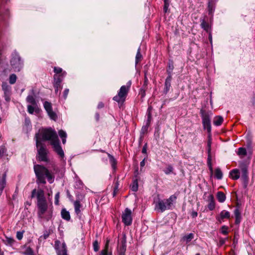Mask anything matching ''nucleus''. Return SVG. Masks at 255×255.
<instances>
[{"label": "nucleus", "mask_w": 255, "mask_h": 255, "mask_svg": "<svg viewBox=\"0 0 255 255\" xmlns=\"http://www.w3.org/2000/svg\"><path fill=\"white\" fill-rule=\"evenodd\" d=\"M36 147L37 149V157L40 161L47 162L48 161V151L46 147L39 141L40 139L48 141L52 145L53 150L61 158L64 157V153L60 145V141L57 132L52 128H41L38 133L35 134Z\"/></svg>", "instance_id": "obj_1"}, {"label": "nucleus", "mask_w": 255, "mask_h": 255, "mask_svg": "<svg viewBox=\"0 0 255 255\" xmlns=\"http://www.w3.org/2000/svg\"><path fill=\"white\" fill-rule=\"evenodd\" d=\"M31 197L36 198L38 217L47 221L51 219L52 217V210L48 207L43 190L41 189H33L31 193Z\"/></svg>", "instance_id": "obj_2"}, {"label": "nucleus", "mask_w": 255, "mask_h": 255, "mask_svg": "<svg viewBox=\"0 0 255 255\" xmlns=\"http://www.w3.org/2000/svg\"><path fill=\"white\" fill-rule=\"evenodd\" d=\"M34 169L38 183L45 184V178H47L50 183L54 182V176L45 167L40 165H35L34 166Z\"/></svg>", "instance_id": "obj_3"}, {"label": "nucleus", "mask_w": 255, "mask_h": 255, "mask_svg": "<svg viewBox=\"0 0 255 255\" xmlns=\"http://www.w3.org/2000/svg\"><path fill=\"white\" fill-rule=\"evenodd\" d=\"M176 199L174 195L171 196L168 199H159L155 204V209L161 212L171 208Z\"/></svg>", "instance_id": "obj_4"}, {"label": "nucleus", "mask_w": 255, "mask_h": 255, "mask_svg": "<svg viewBox=\"0 0 255 255\" xmlns=\"http://www.w3.org/2000/svg\"><path fill=\"white\" fill-rule=\"evenodd\" d=\"M10 65L15 72H19L23 67V61L19 54L15 51L11 54Z\"/></svg>", "instance_id": "obj_5"}, {"label": "nucleus", "mask_w": 255, "mask_h": 255, "mask_svg": "<svg viewBox=\"0 0 255 255\" xmlns=\"http://www.w3.org/2000/svg\"><path fill=\"white\" fill-rule=\"evenodd\" d=\"M131 84V82L129 81L127 83L126 85L122 86L118 95L113 98V100L119 103L124 102L128 95Z\"/></svg>", "instance_id": "obj_6"}, {"label": "nucleus", "mask_w": 255, "mask_h": 255, "mask_svg": "<svg viewBox=\"0 0 255 255\" xmlns=\"http://www.w3.org/2000/svg\"><path fill=\"white\" fill-rule=\"evenodd\" d=\"M54 248L57 255H68L65 243L59 241H55Z\"/></svg>", "instance_id": "obj_7"}, {"label": "nucleus", "mask_w": 255, "mask_h": 255, "mask_svg": "<svg viewBox=\"0 0 255 255\" xmlns=\"http://www.w3.org/2000/svg\"><path fill=\"white\" fill-rule=\"evenodd\" d=\"M131 213V211L128 208H126L123 213L122 216V221L126 226H129L132 223Z\"/></svg>", "instance_id": "obj_8"}, {"label": "nucleus", "mask_w": 255, "mask_h": 255, "mask_svg": "<svg viewBox=\"0 0 255 255\" xmlns=\"http://www.w3.org/2000/svg\"><path fill=\"white\" fill-rule=\"evenodd\" d=\"M44 107L50 119L55 121L57 118V116L56 114L52 110L51 104L46 101L44 103Z\"/></svg>", "instance_id": "obj_9"}, {"label": "nucleus", "mask_w": 255, "mask_h": 255, "mask_svg": "<svg viewBox=\"0 0 255 255\" xmlns=\"http://www.w3.org/2000/svg\"><path fill=\"white\" fill-rule=\"evenodd\" d=\"M208 129V133H209V139L208 141V161H207V164L209 168V170L210 171V172L211 174H213V169L211 163V156L210 155V153L211 151V140L210 138V132H211V128H207Z\"/></svg>", "instance_id": "obj_10"}, {"label": "nucleus", "mask_w": 255, "mask_h": 255, "mask_svg": "<svg viewBox=\"0 0 255 255\" xmlns=\"http://www.w3.org/2000/svg\"><path fill=\"white\" fill-rule=\"evenodd\" d=\"M2 90L4 92V97L6 102H9L11 96V87L6 83L2 84Z\"/></svg>", "instance_id": "obj_11"}, {"label": "nucleus", "mask_w": 255, "mask_h": 255, "mask_svg": "<svg viewBox=\"0 0 255 255\" xmlns=\"http://www.w3.org/2000/svg\"><path fill=\"white\" fill-rule=\"evenodd\" d=\"M62 81V79L60 76H57V75H55L54 76V82L53 86L55 88V93L56 94H58V90L59 88L60 89H62L61 86V83Z\"/></svg>", "instance_id": "obj_12"}, {"label": "nucleus", "mask_w": 255, "mask_h": 255, "mask_svg": "<svg viewBox=\"0 0 255 255\" xmlns=\"http://www.w3.org/2000/svg\"><path fill=\"white\" fill-rule=\"evenodd\" d=\"M230 213L226 210H223L221 212L219 217H217L218 221L221 223L224 219H229L230 218Z\"/></svg>", "instance_id": "obj_13"}, {"label": "nucleus", "mask_w": 255, "mask_h": 255, "mask_svg": "<svg viewBox=\"0 0 255 255\" xmlns=\"http://www.w3.org/2000/svg\"><path fill=\"white\" fill-rule=\"evenodd\" d=\"M27 111L30 114H32L34 112L38 113L39 109L37 105H29L27 106Z\"/></svg>", "instance_id": "obj_14"}, {"label": "nucleus", "mask_w": 255, "mask_h": 255, "mask_svg": "<svg viewBox=\"0 0 255 255\" xmlns=\"http://www.w3.org/2000/svg\"><path fill=\"white\" fill-rule=\"evenodd\" d=\"M202 121L204 128H211V122L208 115L206 114L203 115Z\"/></svg>", "instance_id": "obj_15"}, {"label": "nucleus", "mask_w": 255, "mask_h": 255, "mask_svg": "<svg viewBox=\"0 0 255 255\" xmlns=\"http://www.w3.org/2000/svg\"><path fill=\"white\" fill-rule=\"evenodd\" d=\"M224 121V119L222 117L218 116L214 118L213 123L215 126H220Z\"/></svg>", "instance_id": "obj_16"}, {"label": "nucleus", "mask_w": 255, "mask_h": 255, "mask_svg": "<svg viewBox=\"0 0 255 255\" xmlns=\"http://www.w3.org/2000/svg\"><path fill=\"white\" fill-rule=\"evenodd\" d=\"M230 175L233 179L237 180L239 178L240 173L238 169H235L230 171Z\"/></svg>", "instance_id": "obj_17"}, {"label": "nucleus", "mask_w": 255, "mask_h": 255, "mask_svg": "<svg viewBox=\"0 0 255 255\" xmlns=\"http://www.w3.org/2000/svg\"><path fill=\"white\" fill-rule=\"evenodd\" d=\"M100 255H112L111 252L109 251V241H107L105 245L104 249H103L100 253Z\"/></svg>", "instance_id": "obj_18"}, {"label": "nucleus", "mask_w": 255, "mask_h": 255, "mask_svg": "<svg viewBox=\"0 0 255 255\" xmlns=\"http://www.w3.org/2000/svg\"><path fill=\"white\" fill-rule=\"evenodd\" d=\"M172 77L171 75H168V76L166 78L165 82V92L167 93L170 87L171 86V81Z\"/></svg>", "instance_id": "obj_19"}, {"label": "nucleus", "mask_w": 255, "mask_h": 255, "mask_svg": "<svg viewBox=\"0 0 255 255\" xmlns=\"http://www.w3.org/2000/svg\"><path fill=\"white\" fill-rule=\"evenodd\" d=\"M194 238V234L192 233L189 234L188 235H185L182 238V241L184 242H185L186 244L189 243Z\"/></svg>", "instance_id": "obj_20"}, {"label": "nucleus", "mask_w": 255, "mask_h": 255, "mask_svg": "<svg viewBox=\"0 0 255 255\" xmlns=\"http://www.w3.org/2000/svg\"><path fill=\"white\" fill-rule=\"evenodd\" d=\"M74 205L75 213L76 214L78 215L81 212L80 208L81 207V205L80 201L77 200L75 201L74 203Z\"/></svg>", "instance_id": "obj_21"}, {"label": "nucleus", "mask_w": 255, "mask_h": 255, "mask_svg": "<svg viewBox=\"0 0 255 255\" xmlns=\"http://www.w3.org/2000/svg\"><path fill=\"white\" fill-rule=\"evenodd\" d=\"M61 216L63 219L69 221L70 219V216L69 212L65 209H62L61 211Z\"/></svg>", "instance_id": "obj_22"}, {"label": "nucleus", "mask_w": 255, "mask_h": 255, "mask_svg": "<svg viewBox=\"0 0 255 255\" xmlns=\"http://www.w3.org/2000/svg\"><path fill=\"white\" fill-rule=\"evenodd\" d=\"M26 102L31 105H37V103L34 97L32 95H28L26 99Z\"/></svg>", "instance_id": "obj_23"}, {"label": "nucleus", "mask_w": 255, "mask_h": 255, "mask_svg": "<svg viewBox=\"0 0 255 255\" xmlns=\"http://www.w3.org/2000/svg\"><path fill=\"white\" fill-rule=\"evenodd\" d=\"M59 134L62 139V143L63 144H65L66 141V137H67L66 133L64 131H63L62 130H60L59 131Z\"/></svg>", "instance_id": "obj_24"}, {"label": "nucleus", "mask_w": 255, "mask_h": 255, "mask_svg": "<svg viewBox=\"0 0 255 255\" xmlns=\"http://www.w3.org/2000/svg\"><path fill=\"white\" fill-rule=\"evenodd\" d=\"M217 199L219 202L222 203L224 202L226 199L225 195L222 192H219L217 193Z\"/></svg>", "instance_id": "obj_25"}, {"label": "nucleus", "mask_w": 255, "mask_h": 255, "mask_svg": "<svg viewBox=\"0 0 255 255\" xmlns=\"http://www.w3.org/2000/svg\"><path fill=\"white\" fill-rule=\"evenodd\" d=\"M235 216L236 217V223L239 224L241 221V214L238 209H236L234 212Z\"/></svg>", "instance_id": "obj_26"}, {"label": "nucleus", "mask_w": 255, "mask_h": 255, "mask_svg": "<svg viewBox=\"0 0 255 255\" xmlns=\"http://www.w3.org/2000/svg\"><path fill=\"white\" fill-rule=\"evenodd\" d=\"M210 201L208 205V208L210 210H213L215 208V203L213 200V197L212 195L210 196Z\"/></svg>", "instance_id": "obj_27"}, {"label": "nucleus", "mask_w": 255, "mask_h": 255, "mask_svg": "<svg viewBox=\"0 0 255 255\" xmlns=\"http://www.w3.org/2000/svg\"><path fill=\"white\" fill-rule=\"evenodd\" d=\"M201 26L206 31H208L210 29L209 24L204 19L202 20Z\"/></svg>", "instance_id": "obj_28"}, {"label": "nucleus", "mask_w": 255, "mask_h": 255, "mask_svg": "<svg viewBox=\"0 0 255 255\" xmlns=\"http://www.w3.org/2000/svg\"><path fill=\"white\" fill-rule=\"evenodd\" d=\"M132 191L135 192L138 190V182L137 179L133 180L132 184L130 186Z\"/></svg>", "instance_id": "obj_29"}, {"label": "nucleus", "mask_w": 255, "mask_h": 255, "mask_svg": "<svg viewBox=\"0 0 255 255\" xmlns=\"http://www.w3.org/2000/svg\"><path fill=\"white\" fill-rule=\"evenodd\" d=\"M54 71L56 74V75L58 74L61 73V75H59L60 77V76H64L66 74L65 72H62V68H61L60 67H55L54 68Z\"/></svg>", "instance_id": "obj_30"}, {"label": "nucleus", "mask_w": 255, "mask_h": 255, "mask_svg": "<svg viewBox=\"0 0 255 255\" xmlns=\"http://www.w3.org/2000/svg\"><path fill=\"white\" fill-rule=\"evenodd\" d=\"M237 154L239 156H244L247 154V150L245 148L240 147L238 149Z\"/></svg>", "instance_id": "obj_31"}, {"label": "nucleus", "mask_w": 255, "mask_h": 255, "mask_svg": "<svg viewBox=\"0 0 255 255\" xmlns=\"http://www.w3.org/2000/svg\"><path fill=\"white\" fill-rule=\"evenodd\" d=\"M17 77L15 74H12L10 75L9 82L10 84H13L16 82Z\"/></svg>", "instance_id": "obj_32"}, {"label": "nucleus", "mask_w": 255, "mask_h": 255, "mask_svg": "<svg viewBox=\"0 0 255 255\" xmlns=\"http://www.w3.org/2000/svg\"><path fill=\"white\" fill-rule=\"evenodd\" d=\"M140 49L139 48L138 49L136 57H135V63L137 64L141 59L142 55L140 52Z\"/></svg>", "instance_id": "obj_33"}, {"label": "nucleus", "mask_w": 255, "mask_h": 255, "mask_svg": "<svg viewBox=\"0 0 255 255\" xmlns=\"http://www.w3.org/2000/svg\"><path fill=\"white\" fill-rule=\"evenodd\" d=\"M215 176L218 179H221L222 178L223 174L221 170L219 168H217L215 170Z\"/></svg>", "instance_id": "obj_34"}, {"label": "nucleus", "mask_w": 255, "mask_h": 255, "mask_svg": "<svg viewBox=\"0 0 255 255\" xmlns=\"http://www.w3.org/2000/svg\"><path fill=\"white\" fill-rule=\"evenodd\" d=\"M242 176L244 179H246L248 177V171L246 167H243L242 168Z\"/></svg>", "instance_id": "obj_35"}, {"label": "nucleus", "mask_w": 255, "mask_h": 255, "mask_svg": "<svg viewBox=\"0 0 255 255\" xmlns=\"http://www.w3.org/2000/svg\"><path fill=\"white\" fill-rule=\"evenodd\" d=\"M173 171V167L171 165H168L164 169V172L166 174H169Z\"/></svg>", "instance_id": "obj_36"}, {"label": "nucleus", "mask_w": 255, "mask_h": 255, "mask_svg": "<svg viewBox=\"0 0 255 255\" xmlns=\"http://www.w3.org/2000/svg\"><path fill=\"white\" fill-rule=\"evenodd\" d=\"M174 68L173 64L172 62L169 63L168 64V68L167 70V72L168 74V75H171V72Z\"/></svg>", "instance_id": "obj_37"}, {"label": "nucleus", "mask_w": 255, "mask_h": 255, "mask_svg": "<svg viewBox=\"0 0 255 255\" xmlns=\"http://www.w3.org/2000/svg\"><path fill=\"white\" fill-rule=\"evenodd\" d=\"M221 232L224 235H227L228 233V227L226 226H222L221 229Z\"/></svg>", "instance_id": "obj_38"}, {"label": "nucleus", "mask_w": 255, "mask_h": 255, "mask_svg": "<svg viewBox=\"0 0 255 255\" xmlns=\"http://www.w3.org/2000/svg\"><path fill=\"white\" fill-rule=\"evenodd\" d=\"M164 11L166 12L168 7L169 6V0H164Z\"/></svg>", "instance_id": "obj_39"}, {"label": "nucleus", "mask_w": 255, "mask_h": 255, "mask_svg": "<svg viewBox=\"0 0 255 255\" xmlns=\"http://www.w3.org/2000/svg\"><path fill=\"white\" fill-rule=\"evenodd\" d=\"M93 248L95 252H97L99 249V246L97 241H95L93 243Z\"/></svg>", "instance_id": "obj_40"}, {"label": "nucleus", "mask_w": 255, "mask_h": 255, "mask_svg": "<svg viewBox=\"0 0 255 255\" xmlns=\"http://www.w3.org/2000/svg\"><path fill=\"white\" fill-rule=\"evenodd\" d=\"M110 157V162L113 168H115V164H116V160L115 158L111 155H109Z\"/></svg>", "instance_id": "obj_41"}, {"label": "nucleus", "mask_w": 255, "mask_h": 255, "mask_svg": "<svg viewBox=\"0 0 255 255\" xmlns=\"http://www.w3.org/2000/svg\"><path fill=\"white\" fill-rule=\"evenodd\" d=\"M22 237H23V232H17L16 233V238H17V239H18L19 240H20L22 239Z\"/></svg>", "instance_id": "obj_42"}, {"label": "nucleus", "mask_w": 255, "mask_h": 255, "mask_svg": "<svg viewBox=\"0 0 255 255\" xmlns=\"http://www.w3.org/2000/svg\"><path fill=\"white\" fill-rule=\"evenodd\" d=\"M69 90L68 89H65L64 91L63 97L65 100L66 99V98L67 97V96L69 93Z\"/></svg>", "instance_id": "obj_43"}, {"label": "nucleus", "mask_w": 255, "mask_h": 255, "mask_svg": "<svg viewBox=\"0 0 255 255\" xmlns=\"http://www.w3.org/2000/svg\"><path fill=\"white\" fill-rule=\"evenodd\" d=\"M52 194V191L51 189H50V191H49L47 193V198H48V200L49 202H51Z\"/></svg>", "instance_id": "obj_44"}, {"label": "nucleus", "mask_w": 255, "mask_h": 255, "mask_svg": "<svg viewBox=\"0 0 255 255\" xmlns=\"http://www.w3.org/2000/svg\"><path fill=\"white\" fill-rule=\"evenodd\" d=\"M52 194V191L51 189H50V191H49L47 193V198H48V200L49 202H51Z\"/></svg>", "instance_id": "obj_45"}, {"label": "nucleus", "mask_w": 255, "mask_h": 255, "mask_svg": "<svg viewBox=\"0 0 255 255\" xmlns=\"http://www.w3.org/2000/svg\"><path fill=\"white\" fill-rule=\"evenodd\" d=\"M145 88H146L142 87V88L140 90V94L141 95L142 97H144L145 95Z\"/></svg>", "instance_id": "obj_46"}, {"label": "nucleus", "mask_w": 255, "mask_h": 255, "mask_svg": "<svg viewBox=\"0 0 255 255\" xmlns=\"http://www.w3.org/2000/svg\"><path fill=\"white\" fill-rule=\"evenodd\" d=\"M59 192H58V193L55 195V204H56V205H58V202H59Z\"/></svg>", "instance_id": "obj_47"}, {"label": "nucleus", "mask_w": 255, "mask_h": 255, "mask_svg": "<svg viewBox=\"0 0 255 255\" xmlns=\"http://www.w3.org/2000/svg\"><path fill=\"white\" fill-rule=\"evenodd\" d=\"M122 250L120 252H119L118 255H125V252L126 251V248L125 246H123Z\"/></svg>", "instance_id": "obj_48"}, {"label": "nucleus", "mask_w": 255, "mask_h": 255, "mask_svg": "<svg viewBox=\"0 0 255 255\" xmlns=\"http://www.w3.org/2000/svg\"><path fill=\"white\" fill-rule=\"evenodd\" d=\"M26 255H34L33 252L30 250H27L25 253Z\"/></svg>", "instance_id": "obj_49"}, {"label": "nucleus", "mask_w": 255, "mask_h": 255, "mask_svg": "<svg viewBox=\"0 0 255 255\" xmlns=\"http://www.w3.org/2000/svg\"><path fill=\"white\" fill-rule=\"evenodd\" d=\"M146 151H147V145H146V144H145L143 148H142V152L143 153H146Z\"/></svg>", "instance_id": "obj_50"}, {"label": "nucleus", "mask_w": 255, "mask_h": 255, "mask_svg": "<svg viewBox=\"0 0 255 255\" xmlns=\"http://www.w3.org/2000/svg\"><path fill=\"white\" fill-rule=\"evenodd\" d=\"M148 79L145 76L144 78V82L143 85V87L146 88L147 85Z\"/></svg>", "instance_id": "obj_51"}, {"label": "nucleus", "mask_w": 255, "mask_h": 255, "mask_svg": "<svg viewBox=\"0 0 255 255\" xmlns=\"http://www.w3.org/2000/svg\"><path fill=\"white\" fill-rule=\"evenodd\" d=\"M5 152V149L3 147L0 148V157L2 156L4 152Z\"/></svg>", "instance_id": "obj_52"}, {"label": "nucleus", "mask_w": 255, "mask_h": 255, "mask_svg": "<svg viewBox=\"0 0 255 255\" xmlns=\"http://www.w3.org/2000/svg\"><path fill=\"white\" fill-rule=\"evenodd\" d=\"M198 215V213L196 211H192V213H191V216L193 217V218H195Z\"/></svg>", "instance_id": "obj_53"}, {"label": "nucleus", "mask_w": 255, "mask_h": 255, "mask_svg": "<svg viewBox=\"0 0 255 255\" xmlns=\"http://www.w3.org/2000/svg\"><path fill=\"white\" fill-rule=\"evenodd\" d=\"M104 104H103V103H102V102H100V103H99L98 104V108L99 109H101V108H103V107H104Z\"/></svg>", "instance_id": "obj_54"}, {"label": "nucleus", "mask_w": 255, "mask_h": 255, "mask_svg": "<svg viewBox=\"0 0 255 255\" xmlns=\"http://www.w3.org/2000/svg\"><path fill=\"white\" fill-rule=\"evenodd\" d=\"M150 109H151V107H149L148 109V120L151 118V114H150Z\"/></svg>", "instance_id": "obj_55"}, {"label": "nucleus", "mask_w": 255, "mask_h": 255, "mask_svg": "<svg viewBox=\"0 0 255 255\" xmlns=\"http://www.w3.org/2000/svg\"><path fill=\"white\" fill-rule=\"evenodd\" d=\"M145 165V158L142 160L140 163V167H142L144 166Z\"/></svg>", "instance_id": "obj_56"}, {"label": "nucleus", "mask_w": 255, "mask_h": 255, "mask_svg": "<svg viewBox=\"0 0 255 255\" xmlns=\"http://www.w3.org/2000/svg\"><path fill=\"white\" fill-rule=\"evenodd\" d=\"M227 239H221L220 240V243L222 244H223L225 243V241Z\"/></svg>", "instance_id": "obj_57"}, {"label": "nucleus", "mask_w": 255, "mask_h": 255, "mask_svg": "<svg viewBox=\"0 0 255 255\" xmlns=\"http://www.w3.org/2000/svg\"><path fill=\"white\" fill-rule=\"evenodd\" d=\"M96 120H99V114L97 113L96 114Z\"/></svg>", "instance_id": "obj_58"}, {"label": "nucleus", "mask_w": 255, "mask_h": 255, "mask_svg": "<svg viewBox=\"0 0 255 255\" xmlns=\"http://www.w3.org/2000/svg\"><path fill=\"white\" fill-rule=\"evenodd\" d=\"M26 204V205H29V206H30V204L29 203H28V202H27Z\"/></svg>", "instance_id": "obj_59"}, {"label": "nucleus", "mask_w": 255, "mask_h": 255, "mask_svg": "<svg viewBox=\"0 0 255 255\" xmlns=\"http://www.w3.org/2000/svg\"><path fill=\"white\" fill-rule=\"evenodd\" d=\"M196 255H200L199 254H197Z\"/></svg>", "instance_id": "obj_60"}]
</instances>
